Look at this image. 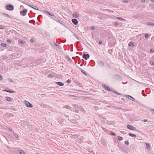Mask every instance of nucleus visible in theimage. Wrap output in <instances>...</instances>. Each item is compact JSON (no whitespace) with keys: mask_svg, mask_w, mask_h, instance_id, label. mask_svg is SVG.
Returning <instances> with one entry per match:
<instances>
[{"mask_svg":"<svg viewBox=\"0 0 154 154\" xmlns=\"http://www.w3.org/2000/svg\"><path fill=\"white\" fill-rule=\"evenodd\" d=\"M5 8L7 10L11 11L13 10L14 8V6L10 4L6 5Z\"/></svg>","mask_w":154,"mask_h":154,"instance_id":"f257e3e1","label":"nucleus"},{"mask_svg":"<svg viewBox=\"0 0 154 154\" xmlns=\"http://www.w3.org/2000/svg\"><path fill=\"white\" fill-rule=\"evenodd\" d=\"M24 103L26 106L28 107L32 108L33 107L32 105L27 101H25Z\"/></svg>","mask_w":154,"mask_h":154,"instance_id":"f03ea898","label":"nucleus"},{"mask_svg":"<svg viewBox=\"0 0 154 154\" xmlns=\"http://www.w3.org/2000/svg\"><path fill=\"white\" fill-rule=\"evenodd\" d=\"M127 127L128 129L132 130L135 131L136 130V128L130 125H127Z\"/></svg>","mask_w":154,"mask_h":154,"instance_id":"7ed1b4c3","label":"nucleus"},{"mask_svg":"<svg viewBox=\"0 0 154 154\" xmlns=\"http://www.w3.org/2000/svg\"><path fill=\"white\" fill-rule=\"evenodd\" d=\"M82 57L85 60H87L90 57V55L88 54H84L82 55Z\"/></svg>","mask_w":154,"mask_h":154,"instance_id":"20e7f679","label":"nucleus"},{"mask_svg":"<svg viewBox=\"0 0 154 154\" xmlns=\"http://www.w3.org/2000/svg\"><path fill=\"white\" fill-rule=\"evenodd\" d=\"M27 10L26 9H25L23 11H21L20 12V14L24 16L26 15V13L27 12Z\"/></svg>","mask_w":154,"mask_h":154,"instance_id":"39448f33","label":"nucleus"},{"mask_svg":"<svg viewBox=\"0 0 154 154\" xmlns=\"http://www.w3.org/2000/svg\"><path fill=\"white\" fill-rule=\"evenodd\" d=\"M26 4L28 6L31 8H33L35 10H38V8L36 6H34V5H30V4Z\"/></svg>","mask_w":154,"mask_h":154,"instance_id":"423d86ee","label":"nucleus"},{"mask_svg":"<svg viewBox=\"0 0 154 154\" xmlns=\"http://www.w3.org/2000/svg\"><path fill=\"white\" fill-rule=\"evenodd\" d=\"M97 64L100 66H103L104 65V63L102 61H98L97 62Z\"/></svg>","mask_w":154,"mask_h":154,"instance_id":"0eeeda50","label":"nucleus"},{"mask_svg":"<svg viewBox=\"0 0 154 154\" xmlns=\"http://www.w3.org/2000/svg\"><path fill=\"white\" fill-rule=\"evenodd\" d=\"M125 96L127 97L130 100H131L132 101H134L135 100L134 99L132 96L130 95H125Z\"/></svg>","mask_w":154,"mask_h":154,"instance_id":"6e6552de","label":"nucleus"},{"mask_svg":"<svg viewBox=\"0 0 154 154\" xmlns=\"http://www.w3.org/2000/svg\"><path fill=\"white\" fill-rule=\"evenodd\" d=\"M72 23L75 25H77L78 23V21L75 19H72Z\"/></svg>","mask_w":154,"mask_h":154,"instance_id":"1a4fd4ad","label":"nucleus"},{"mask_svg":"<svg viewBox=\"0 0 154 154\" xmlns=\"http://www.w3.org/2000/svg\"><path fill=\"white\" fill-rule=\"evenodd\" d=\"M74 107H77L79 109H80V110L82 112H84V109L80 106H78L76 105H74Z\"/></svg>","mask_w":154,"mask_h":154,"instance_id":"9d476101","label":"nucleus"},{"mask_svg":"<svg viewBox=\"0 0 154 154\" xmlns=\"http://www.w3.org/2000/svg\"><path fill=\"white\" fill-rule=\"evenodd\" d=\"M115 78L116 79H121V76L119 75H116L115 76Z\"/></svg>","mask_w":154,"mask_h":154,"instance_id":"9b49d317","label":"nucleus"},{"mask_svg":"<svg viewBox=\"0 0 154 154\" xmlns=\"http://www.w3.org/2000/svg\"><path fill=\"white\" fill-rule=\"evenodd\" d=\"M56 83L57 85L60 86H63L64 85V84L63 83L60 82H57Z\"/></svg>","mask_w":154,"mask_h":154,"instance_id":"f8f14e48","label":"nucleus"},{"mask_svg":"<svg viewBox=\"0 0 154 154\" xmlns=\"http://www.w3.org/2000/svg\"><path fill=\"white\" fill-rule=\"evenodd\" d=\"M63 108H64L68 109L70 110H71V109L70 107L68 105H65V106H63Z\"/></svg>","mask_w":154,"mask_h":154,"instance_id":"ddd939ff","label":"nucleus"},{"mask_svg":"<svg viewBox=\"0 0 154 154\" xmlns=\"http://www.w3.org/2000/svg\"><path fill=\"white\" fill-rule=\"evenodd\" d=\"M14 138L16 139L17 140H18L19 139L18 135L16 134H14Z\"/></svg>","mask_w":154,"mask_h":154,"instance_id":"4468645a","label":"nucleus"},{"mask_svg":"<svg viewBox=\"0 0 154 154\" xmlns=\"http://www.w3.org/2000/svg\"><path fill=\"white\" fill-rule=\"evenodd\" d=\"M146 148L147 150H149L150 149V144L147 143H146Z\"/></svg>","mask_w":154,"mask_h":154,"instance_id":"2eb2a0df","label":"nucleus"},{"mask_svg":"<svg viewBox=\"0 0 154 154\" xmlns=\"http://www.w3.org/2000/svg\"><path fill=\"white\" fill-rule=\"evenodd\" d=\"M71 137L73 139H75L78 137L77 135H71Z\"/></svg>","mask_w":154,"mask_h":154,"instance_id":"dca6fc26","label":"nucleus"},{"mask_svg":"<svg viewBox=\"0 0 154 154\" xmlns=\"http://www.w3.org/2000/svg\"><path fill=\"white\" fill-rule=\"evenodd\" d=\"M44 11L46 13H47L48 14H49V15H50L51 16H54V15H53V14L52 13L51 14L50 13H49V12H48V11L46 10H44Z\"/></svg>","mask_w":154,"mask_h":154,"instance_id":"f3484780","label":"nucleus"},{"mask_svg":"<svg viewBox=\"0 0 154 154\" xmlns=\"http://www.w3.org/2000/svg\"><path fill=\"white\" fill-rule=\"evenodd\" d=\"M147 25L148 26H154V24L152 22H149L148 23Z\"/></svg>","mask_w":154,"mask_h":154,"instance_id":"a211bd4d","label":"nucleus"},{"mask_svg":"<svg viewBox=\"0 0 154 154\" xmlns=\"http://www.w3.org/2000/svg\"><path fill=\"white\" fill-rule=\"evenodd\" d=\"M4 91H5L8 92L9 93H15V91H11V90H5Z\"/></svg>","mask_w":154,"mask_h":154,"instance_id":"6ab92c4d","label":"nucleus"},{"mask_svg":"<svg viewBox=\"0 0 154 154\" xmlns=\"http://www.w3.org/2000/svg\"><path fill=\"white\" fill-rule=\"evenodd\" d=\"M128 135L129 136H131L132 137H136V135L134 134H133L132 133H129L128 134Z\"/></svg>","mask_w":154,"mask_h":154,"instance_id":"aec40b11","label":"nucleus"},{"mask_svg":"<svg viewBox=\"0 0 154 154\" xmlns=\"http://www.w3.org/2000/svg\"><path fill=\"white\" fill-rule=\"evenodd\" d=\"M70 121L72 123H74V124H75V123H77V121L76 120H74L73 119H71L70 120Z\"/></svg>","mask_w":154,"mask_h":154,"instance_id":"412c9836","label":"nucleus"},{"mask_svg":"<svg viewBox=\"0 0 154 154\" xmlns=\"http://www.w3.org/2000/svg\"><path fill=\"white\" fill-rule=\"evenodd\" d=\"M116 18H117V19H118L121 21H125V19L122 18L120 17H116Z\"/></svg>","mask_w":154,"mask_h":154,"instance_id":"4be33fe9","label":"nucleus"},{"mask_svg":"<svg viewBox=\"0 0 154 154\" xmlns=\"http://www.w3.org/2000/svg\"><path fill=\"white\" fill-rule=\"evenodd\" d=\"M19 153H20V154H25V152L24 151L22 150H19Z\"/></svg>","mask_w":154,"mask_h":154,"instance_id":"5701e85b","label":"nucleus"},{"mask_svg":"<svg viewBox=\"0 0 154 154\" xmlns=\"http://www.w3.org/2000/svg\"><path fill=\"white\" fill-rule=\"evenodd\" d=\"M128 45L129 46H131L134 45L133 43L132 42H130L128 44Z\"/></svg>","mask_w":154,"mask_h":154,"instance_id":"b1692460","label":"nucleus"},{"mask_svg":"<svg viewBox=\"0 0 154 154\" xmlns=\"http://www.w3.org/2000/svg\"><path fill=\"white\" fill-rule=\"evenodd\" d=\"M81 72L83 73L84 74H85V75H87V74H86V72H85V71L82 69H81Z\"/></svg>","mask_w":154,"mask_h":154,"instance_id":"393cba45","label":"nucleus"},{"mask_svg":"<svg viewBox=\"0 0 154 154\" xmlns=\"http://www.w3.org/2000/svg\"><path fill=\"white\" fill-rule=\"evenodd\" d=\"M73 16L74 17L76 18H77L79 17L78 15L77 14H73Z\"/></svg>","mask_w":154,"mask_h":154,"instance_id":"a878e982","label":"nucleus"},{"mask_svg":"<svg viewBox=\"0 0 154 154\" xmlns=\"http://www.w3.org/2000/svg\"><path fill=\"white\" fill-rule=\"evenodd\" d=\"M2 47H6L7 46L6 44L5 43H2L1 45Z\"/></svg>","mask_w":154,"mask_h":154,"instance_id":"bb28decb","label":"nucleus"},{"mask_svg":"<svg viewBox=\"0 0 154 154\" xmlns=\"http://www.w3.org/2000/svg\"><path fill=\"white\" fill-rule=\"evenodd\" d=\"M5 99L7 101H10L11 100V98L8 97H5Z\"/></svg>","mask_w":154,"mask_h":154,"instance_id":"cd10ccee","label":"nucleus"},{"mask_svg":"<svg viewBox=\"0 0 154 154\" xmlns=\"http://www.w3.org/2000/svg\"><path fill=\"white\" fill-rule=\"evenodd\" d=\"M118 139L119 140H123V138L119 136L118 137Z\"/></svg>","mask_w":154,"mask_h":154,"instance_id":"c85d7f7f","label":"nucleus"},{"mask_svg":"<svg viewBox=\"0 0 154 154\" xmlns=\"http://www.w3.org/2000/svg\"><path fill=\"white\" fill-rule=\"evenodd\" d=\"M54 45L55 46H56L58 48H59V47L60 46V45H58V44H57V43H56L55 42H54Z\"/></svg>","mask_w":154,"mask_h":154,"instance_id":"c756f323","label":"nucleus"},{"mask_svg":"<svg viewBox=\"0 0 154 154\" xmlns=\"http://www.w3.org/2000/svg\"><path fill=\"white\" fill-rule=\"evenodd\" d=\"M150 63L152 66H154V62L152 60H150Z\"/></svg>","mask_w":154,"mask_h":154,"instance_id":"7c9ffc66","label":"nucleus"},{"mask_svg":"<svg viewBox=\"0 0 154 154\" xmlns=\"http://www.w3.org/2000/svg\"><path fill=\"white\" fill-rule=\"evenodd\" d=\"M74 117L75 118L77 119H79V116L78 115H75L74 116Z\"/></svg>","mask_w":154,"mask_h":154,"instance_id":"2f4dec72","label":"nucleus"},{"mask_svg":"<svg viewBox=\"0 0 154 154\" xmlns=\"http://www.w3.org/2000/svg\"><path fill=\"white\" fill-rule=\"evenodd\" d=\"M73 35L76 38H77L79 40V37L77 36L75 33H73Z\"/></svg>","mask_w":154,"mask_h":154,"instance_id":"473e14b6","label":"nucleus"},{"mask_svg":"<svg viewBox=\"0 0 154 154\" xmlns=\"http://www.w3.org/2000/svg\"><path fill=\"white\" fill-rule=\"evenodd\" d=\"M11 42L12 40L10 39H8L7 40V42L9 43H11Z\"/></svg>","mask_w":154,"mask_h":154,"instance_id":"72a5a7b5","label":"nucleus"},{"mask_svg":"<svg viewBox=\"0 0 154 154\" xmlns=\"http://www.w3.org/2000/svg\"><path fill=\"white\" fill-rule=\"evenodd\" d=\"M67 59L70 62H72V60H71V59L69 57H67Z\"/></svg>","mask_w":154,"mask_h":154,"instance_id":"f704fd0d","label":"nucleus"},{"mask_svg":"<svg viewBox=\"0 0 154 154\" xmlns=\"http://www.w3.org/2000/svg\"><path fill=\"white\" fill-rule=\"evenodd\" d=\"M103 87L105 89H106L107 90H108V89H109V88L108 87H107L105 85H104L103 86Z\"/></svg>","mask_w":154,"mask_h":154,"instance_id":"c9c22d12","label":"nucleus"},{"mask_svg":"<svg viewBox=\"0 0 154 154\" xmlns=\"http://www.w3.org/2000/svg\"><path fill=\"white\" fill-rule=\"evenodd\" d=\"M149 36L147 34H145V37L146 38H147L149 37Z\"/></svg>","mask_w":154,"mask_h":154,"instance_id":"e433bc0d","label":"nucleus"},{"mask_svg":"<svg viewBox=\"0 0 154 154\" xmlns=\"http://www.w3.org/2000/svg\"><path fill=\"white\" fill-rule=\"evenodd\" d=\"M66 82L67 83H69L71 82V80L70 79H68L67 80V81H66Z\"/></svg>","mask_w":154,"mask_h":154,"instance_id":"4c0bfd02","label":"nucleus"},{"mask_svg":"<svg viewBox=\"0 0 154 154\" xmlns=\"http://www.w3.org/2000/svg\"><path fill=\"white\" fill-rule=\"evenodd\" d=\"M119 23L117 22H115V23L114 25L115 26H117L118 25Z\"/></svg>","mask_w":154,"mask_h":154,"instance_id":"58836bf2","label":"nucleus"},{"mask_svg":"<svg viewBox=\"0 0 154 154\" xmlns=\"http://www.w3.org/2000/svg\"><path fill=\"white\" fill-rule=\"evenodd\" d=\"M125 143L127 145H128L129 144V142L128 140L126 141L125 142Z\"/></svg>","mask_w":154,"mask_h":154,"instance_id":"ea45409f","label":"nucleus"},{"mask_svg":"<svg viewBox=\"0 0 154 154\" xmlns=\"http://www.w3.org/2000/svg\"><path fill=\"white\" fill-rule=\"evenodd\" d=\"M42 15H39L38 17H37V20H38V21L39 22H41L39 20V16H41Z\"/></svg>","mask_w":154,"mask_h":154,"instance_id":"a19ab883","label":"nucleus"},{"mask_svg":"<svg viewBox=\"0 0 154 154\" xmlns=\"http://www.w3.org/2000/svg\"><path fill=\"white\" fill-rule=\"evenodd\" d=\"M154 51V50L153 49H151L150 50V52L151 53H152Z\"/></svg>","mask_w":154,"mask_h":154,"instance_id":"79ce46f5","label":"nucleus"},{"mask_svg":"<svg viewBox=\"0 0 154 154\" xmlns=\"http://www.w3.org/2000/svg\"><path fill=\"white\" fill-rule=\"evenodd\" d=\"M4 28V27L2 25H0V29H3Z\"/></svg>","mask_w":154,"mask_h":154,"instance_id":"37998d69","label":"nucleus"},{"mask_svg":"<svg viewBox=\"0 0 154 154\" xmlns=\"http://www.w3.org/2000/svg\"><path fill=\"white\" fill-rule=\"evenodd\" d=\"M73 106H74V107L76 109L75 110V111L76 112H78V110H77L76 109L77 108H78L77 107H74V105H73Z\"/></svg>","mask_w":154,"mask_h":154,"instance_id":"c03bdc74","label":"nucleus"},{"mask_svg":"<svg viewBox=\"0 0 154 154\" xmlns=\"http://www.w3.org/2000/svg\"><path fill=\"white\" fill-rule=\"evenodd\" d=\"M111 134L113 136H115L116 135V134L113 132H112Z\"/></svg>","mask_w":154,"mask_h":154,"instance_id":"a18cd8bd","label":"nucleus"},{"mask_svg":"<svg viewBox=\"0 0 154 154\" xmlns=\"http://www.w3.org/2000/svg\"><path fill=\"white\" fill-rule=\"evenodd\" d=\"M94 29V26H92L91 27V29H92V30H93V29Z\"/></svg>","mask_w":154,"mask_h":154,"instance_id":"49530a36","label":"nucleus"},{"mask_svg":"<svg viewBox=\"0 0 154 154\" xmlns=\"http://www.w3.org/2000/svg\"><path fill=\"white\" fill-rule=\"evenodd\" d=\"M20 43L22 44H23L24 43V42L23 40H21L20 41Z\"/></svg>","mask_w":154,"mask_h":154,"instance_id":"de8ad7c7","label":"nucleus"},{"mask_svg":"<svg viewBox=\"0 0 154 154\" xmlns=\"http://www.w3.org/2000/svg\"><path fill=\"white\" fill-rule=\"evenodd\" d=\"M114 92L115 94H118V95H120V94L119 93H118V92Z\"/></svg>","mask_w":154,"mask_h":154,"instance_id":"09e8293b","label":"nucleus"},{"mask_svg":"<svg viewBox=\"0 0 154 154\" xmlns=\"http://www.w3.org/2000/svg\"><path fill=\"white\" fill-rule=\"evenodd\" d=\"M48 76L49 77H52V75L50 74H49V75H48Z\"/></svg>","mask_w":154,"mask_h":154,"instance_id":"8fccbe9b","label":"nucleus"},{"mask_svg":"<svg viewBox=\"0 0 154 154\" xmlns=\"http://www.w3.org/2000/svg\"><path fill=\"white\" fill-rule=\"evenodd\" d=\"M4 14L7 17H9V15H8V14Z\"/></svg>","mask_w":154,"mask_h":154,"instance_id":"3c124183","label":"nucleus"},{"mask_svg":"<svg viewBox=\"0 0 154 154\" xmlns=\"http://www.w3.org/2000/svg\"><path fill=\"white\" fill-rule=\"evenodd\" d=\"M99 43L100 44H101L102 43V41H99Z\"/></svg>","mask_w":154,"mask_h":154,"instance_id":"603ef678","label":"nucleus"},{"mask_svg":"<svg viewBox=\"0 0 154 154\" xmlns=\"http://www.w3.org/2000/svg\"><path fill=\"white\" fill-rule=\"evenodd\" d=\"M143 121L144 122H147L148 121V120L147 119H144V120H143Z\"/></svg>","mask_w":154,"mask_h":154,"instance_id":"864d4df0","label":"nucleus"},{"mask_svg":"<svg viewBox=\"0 0 154 154\" xmlns=\"http://www.w3.org/2000/svg\"><path fill=\"white\" fill-rule=\"evenodd\" d=\"M128 1V0H124L123 2H127Z\"/></svg>","mask_w":154,"mask_h":154,"instance_id":"5fc2aeb1","label":"nucleus"},{"mask_svg":"<svg viewBox=\"0 0 154 154\" xmlns=\"http://www.w3.org/2000/svg\"><path fill=\"white\" fill-rule=\"evenodd\" d=\"M30 41L32 43H33L34 42V41H33V39H31L30 40Z\"/></svg>","mask_w":154,"mask_h":154,"instance_id":"6e6d98bb","label":"nucleus"},{"mask_svg":"<svg viewBox=\"0 0 154 154\" xmlns=\"http://www.w3.org/2000/svg\"><path fill=\"white\" fill-rule=\"evenodd\" d=\"M9 81L10 82H12L13 80L12 79H9Z\"/></svg>","mask_w":154,"mask_h":154,"instance_id":"4d7b16f0","label":"nucleus"},{"mask_svg":"<svg viewBox=\"0 0 154 154\" xmlns=\"http://www.w3.org/2000/svg\"><path fill=\"white\" fill-rule=\"evenodd\" d=\"M2 76L0 75V80H2Z\"/></svg>","mask_w":154,"mask_h":154,"instance_id":"13d9d810","label":"nucleus"},{"mask_svg":"<svg viewBox=\"0 0 154 154\" xmlns=\"http://www.w3.org/2000/svg\"><path fill=\"white\" fill-rule=\"evenodd\" d=\"M108 90L109 91H112V90H111L110 88H109V89H108V90Z\"/></svg>","mask_w":154,"mask_h":154,"instance_id":"bf43d9fd","label":"nucleus"},{"mask_svg":"<svg viewBox=\"0 0 154 154\" xmlns=\"http://www.w3.org/2000/svg\"><path fill=\"white\" fill-rule=\"evenodd\" d=\"M141 1L143 2H144L146 0H141Z\"/></svg>","mask_w":154,"mask_h":154,"instance_id":"052dcab7","label":"nucleus"},{"mask_svg":"<svg viewBox=\"0 0 154 154\" xmlns=\"http://www.w3.org/2000/svg\"><path fill=\"white\" fill-rule=\"evenodd\" d=\"M58 21H59V22L60 23H61L60 22H62V21H61V20H58Z\"/></svg>","mask_w":154,"mask_h":154,"instance_id":"680f3d73","label":"nucleus"},{"mask_svg":"<svg viewBox=\"0 0 154 154\" xmlns=\"http://www.w3.org/2000/svg\"><path fill=\"white\" fill-rule=\"evenodd\" d=\"M152 2H154V0H151Z\"/></svg>","mask_w":154,"mask_h":154,"instance_id":"e2e57ef3","label":"nucleus"},{"mask_svg":"<svg viewBox=\"0 0 154 154\" xmlns=\"http://www.w3.org/2000/svg\"><path fill=\"white\" fill-rule=\"evenodd\" d=\"M9 130L10 131H11L12 130V129H10V128L9 129Z\"/></svg>","mask_w":154,"mask_h":154,"instance_id":"0e129e2a","label":"nucleus"},{"mask_svg":"<svg viewBox=\"0 0 154 154\" xmlns=\"http://www.w3.org/2000/svg\"><path fill=\"white\" fill-rule=\"evenodd\" d=\"M36 154H39V153H38V152H37V153H36Z\"/></svg>","mask_w":154,"mask_h":154,"instance_id":"69168bd1","label":"nucleus"},{"mask_svg":"<svg viewBox=\"0 0 154 154\" xmlns=\"http://www.w3.org/2000/svg\"><path fill=\"white\" fill-rule=\"evenodd\" d=\"M152 111H154V109H152Z\"/></svg>","mask_w":154,"mask_h":154,"instance_id":"338daca9","label":"nucleus"},{"mask_svg":"<svg viewBox=\"0 0 154 154\" xmlns=\"http://www.w3.org/2000/svg\"><path fill=\"white\" fill-rule=\"evenodd\" d=\"M41 16H39V18H40V17Z\"/></svg>","mask_w":154,"mask_h":154,"instance_id":"774afa93","label":"nucleus"}]
</instances>
